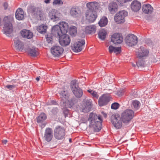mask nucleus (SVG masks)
I'll return each mask as SVG.
<instances>
[{
    "instance_id": "nucleus-1",
    "label": "nucleus",
    "mask_w": 160,
    "mask_h": 160,
    "mask_svg": "<svg viewBox=\"0 0 160 160\" xmlns=\"http://www.w3.org/2000/svg\"><path fill=\"white\" fill-rule=\"evenodd\" d=\"M88 121L89 127L96 132H98L102 128V120L100 116H97L95 113H91Z\"/></svg>"
},
{
    "instance_id": "nucleus-2",
    "label": "nucleus",
    "mask_w": 160,
    "mask_h": 160,
    "mask_svg": "<svg viewBox=\"0 0 160 160\" xmlns=\"http://www.w3.org/2000/svg\"><path fill=\"white\" fill-rule=\"evenodd\" d=\"M68 23L65 22H61L59 25H55L52 29V32L55 35H60L62 34H66L68 30Z\"/></svg>"
},
{
    "instance_id": "nucleus-3",
    "label": "nucleus",
    "mask_w": 160,
    "mask_h": 160,
    "mask_svg": "<svg viewBox=\"0 0 160 160\" xmlns=\"http://www.w3.org/2000/svg\"><path fill=\"white\" fill-rule=\"evenodd\" d=\"M13 20V17L11 16H6L4 18V24L3 30L4 33L7 35L10 34L13 31V28L11 23Z\"/></svg>"
},
{
    "instance_id": "nucleus-4",
    "label": "nucleus",
    "mask_w": 160,
    "mask_h": 160,
    "mask_svg": "<svg viewBox=\"0 0 160 160\" xmlns=\"http://www.w3.org/2000/svg\"><path fill=\"white\" fill-rule=\"evenodd\" d=\"M70 87L74 95L77 98H80L83 94L82 90L79 87L77 82L75 80L71 82Z\"/></svg>"
},
{
    "instance_id": "nucleus-5",
    "label": "nucleus",
    "mask_w": 160,
    "mask_h": 160,
    "mask_svg": "<svg viewBox=\"0 0 160 160\" xmlns=\"http://www.w3.org/2000/svg\"><path fill=\"white\" fill-rule=\"evenodd\" d=\"M54 134L56 139L58 140L62 139L65 134V129L61 126H57L54 130Z\"/></svg>"
},
{
    "instance_id": "nucleus-6",
    "label": "nucleus",
    "mask_w": 160,
    "mask_h": 160,
    "mask_svg": "<svg viewBox=\"0 0 160 160\" xmlns=\"http://www.w3.org/2000/svg\"><path fill=\"white\" fill-rule=\"evenodd\" d=\"M134 115V112L132 110L130 109H126L122 114V119L123 122H128L132 118Z\"/></svg>"
},
{
    "instance_id": "nucleus-7",
    "label": "nucleus",
    "mask_w": 160,
    "mask_h": 160,
    "mask_svg": "<svg viewBox=\"0 0 160 160\" xmlns=\"http://www.w3.org/2000/svg\"><path fill=\"white\" fill-rule=\"evenodd\" d=\"M60 95L61 102L60 104L61 106L63 107H66L68 104L69 102V95L67 91L63 90L59 92Z\"/></svg>"
},
{
    "instance_id": "nucleus-8",
    "label": "nucleus",
    "mask_w": 160,
    "mask_h": 160,
    "mask_svg": "<svg viewBox=\"0 0 160 160\" xmlns=\"http://www.w3.org/2000/svg\"><path fill=\"white\" fill-rule=\"evenodd\" d=\"M125 41L127 45L129 47H132L137 44L138 38L134 34H129L126 37Z\"/></svg>"
},
{
    "instance_id": "nucleus-9",
    "label": "nucleus",
    "mask_w": 160,
    "mask_h": 160,
    "mask_svg": "<svg viewBox=\"0 0 160 160\" xmlns=\"http://www.w3.org/2000/svg\"><path fill=\"white\" fill-rule=\"evenodd\" d=\"M111 120L112 124L116 128L119 129L121 127L122 120L118 114L112 115L111 117Z\"/></svg>"
},
{
    "instance_id": "nucleus-10",
    "label": "nucleus",
    "mask_w": 160,
    "mask_h": 160,
    "mask_svg": "<svg viewBox=\"0 0 160 160\" xmlns=\"http://www.w3.org/2000/svg\"><path fill=\"white\" fill-rule=\"evenodd\" d=\"M59 37V42L60 44L62 46H65L69 44L71 39L69 36L66 34H62L57 35Z\"/></svg>"
},
{
    "instance_id": "nucleus-11",
    "label": "nucleus",
    "mask_w": 160,
    "mask_h": 160,
    "mask_svg": "<svg viewBox=\"0 0 160 160\" xmlns=\"http://www.w3.org/2000/svg\"><path fill=\"white\" fill-rule=\"evenodd\" d=\"M128 15V13L127 12L124 10L120 11L116 14L114 18V20L118 23L124 22L125 21L124 18Z\"/></svg>"
},
{
    "instance_id": "nucleus-12",
    "label": "nucleus",
    "mask_w": 160,
    "mask_h": 160,
    "mask_svg": "<svg viewBox=\"0 0 160 160\" xmlns=\"http://www.w3.org/2000/svg\"><path fill=\"white\" fill-rule=\"evenodd\" d=\"M92 102V100L90 99H85L83 100L81 107L82 112H88L91 110Z\"/></svg>"
},
{
    "instance_id": "nucleus-13",
    "label": "nucleus",
    "mask_w": 160,
    "mask_h": 160,
    "mask_svg": "<svg viewBox=\"0 0 160 160\" xmlns=\"http://www.w3.org/2000/svg\"><path fill=\"white\" fill-rule=\"evenodd\" d=\"M86 19L90 22H93L97 18L96 11L87 10L85 13Z\"/></svg>"
},
{
    "instance_id": "nucleus-14",
    "label": "nucleus",
    "mask_w": 160,
    "mask_h": 160,
    "mask_svg": "<svg viewBox=\"0 0 160 160\" xmlns=\"http://www.w3.org/2000/svg\"><path fill=\"white\" fill-rule=\"evenodd\" d=\"M53 137L52 130L51 128H47L45 130L43 138L46 141L49 142L52 141Z\"/></svg>"
},
{
    "instance_id": "nucleus-15",
    "label": "nucleus",
    "mask_w": 160,
    "mask_h": 160,
    "mask_svg": "<svg viewBox=\"0 0 160 160\" xmlns=\"http://www.w3.org/2000/svg\"><path fill=\"white\" fill-rule=\"evenodd\" d=\"M48 17L51 20L55 21L60 19L61 14L57 10L52 9L49 12Z\"/></svg>"
},
{
    "instance_id": "nucleus-16",
    "label": "nucleus",
    "mask_w": 160,
    "mask_h": 160,
    "mask_svg": "<svg viewBox=\"0 0 160 160\" xmlns=\"http://www.w3.org/2000/svg\"><path fill=\"white\" fill-rule=\"evenodd\" d=\"M149 53L148 49L141 46L136 52V54L138 58H145L148 57Z\"/></svg>"
},
{
    "instance_id": "nucleus-17",
    "label": "nucleus",
    "mask_w": 160,
    "mask_h": 160,
    "mask_svg": "<svg viewBox=\"0 0 160 160\" xmlns=\"http://www.w3.org/2000/svg\"><path fill=\"white\" fill-rule=\"evenodd\" d=\"M85 43L84 40L78 41L72 46V50L75 52H79L82 49Z\"/></svg>"
},
{
    "instance_id": "nucleus-18",
    "label": "nucleus",
    "mask_w": 160,
    "mask_h": 160,
    "mask_svg": "<svg viewBox=\"0 0 160 160\" xmlns=\"http://www.w3.org/2000/svg\"><path fill=\"white\" fill-rule=\"evenodd\" d=\"M110 97L108 94H103L100 96L98 100V104L101 107L108 104L110 101Z\"/></svg>"
},
{
    "instance_id": "nucleus-19",
    "label": "nucleus",
    "mask_w": 160,
    "mask_h": 160,
    "mask_svg": "<svg viewBox=\"0 0 160 160\" xmlns=\"http://www.w3.org/2000/svg\"><path fill=\"white\" fill-rule=\"evenodd\" d=\"M63 48L58 46L52 47L51 49V53L55 57L59 56L63 53Z\"/></svg>"
},
{
    "instance_id": "nucleus-20",
    "label": "nucleus",
    "mask_w": 160,
    "mask_h": 160,
    "mask_svg": "<svg viewBox=\"0 0 160 160\" xmlns=\"http://www.w3.org/2000/svg\"><path fill=\"white\" fill-rule=\"evenodd\" d=\"M111 41L115 44H120L122 42V36L119 33H114L111 36Z\"/></svg>"
},
{
    "instance_id": "nucleus-21",
    "label": "nucleus",
    "mask_w": 160,
    "mask_h": 160,
    "mask_svg": "<svg viewBox=\"0 0 160 160\" xmlns=\"http://www.w3.org/2000/svg\"><path fill=\"white\" fill-rule=\"evenodd\" d=\"M38 9L34 6H31L28 8V13L29 15H31L33 18H38Z\"/></svg>"
},
{
    "instance_id": "nucleus-22",
    "label": "nucleus",
    "mask_w": 160,
    "mask_h": 160,
    "mask_svg": "<svg viewBox=\"0 0 160 160\" xmlns=\"http://www.w3.org/2000/svg\"><path fill=\"white\" fill-rule=\"evenodd\" d=\"M47 118L46 115L44 113H42L37 118L38 123H42L41 126L42 128H43L46 125V123L45 122L43 123V122Z\"/></svg>"
},
{
    "instance_id": "nucleus-23",
    "label": "nucleus",
    "mask_w": 160,
    "mask_h": 160,
    "mask_svg": "<svg viewBox=\"0 0 160 160\" xmlns=\"http://www.w3.org/2000/svg\"><path fill=\"white\" fill-rule=\"evenodd\" d=\"M81 14V11L77 7L74 6L72 7L70 11V15L74 17H77L80 16Z\"/></svg>"
},
{
    "instance_id": "nucleus-24",
    "label": "nucleus",
    "mask_w": 160,
    "mask_h": 160,
    "mask_svg": "<svg viewBox=\"0 0 160 160\" xmlns=\"http://www.w3.org/2000/svg\"><path fill=\"white\" fill-rule=\"evenodd\" d=\"M87 6L88 8L87 10L95 11L98 9L99 6V4L97 2H89L87 3Z\"/></svg>"
},
{
    "instance_id": "nucleus-25",
    "label": "nucleus",
    "mask_w": 160,
    "mask_h": 160,
    "mask_svg": "<svg viewBox=\"0 0 160 160\" xmlns=\"http://www.w3.org/2000/svg\"><path fill=\"white\" fill-rule=\"evenodd\" d=\"M21 34L22 37L28 39L32 38L33 36V33L30 30L23 29L21 32Z\"/></svg>"
},
{
    "instance_id": "nucleus-26",
    "label": "nucleus",
    "mask_w": 160,
    "mask_h": 160,
    "mask_svg": "<svg viewBox=\"0 0 160 160\" xmlns=\"http://www.w3.org/2000/svg\"><path fill=\"white\" fill-rule=\"evenodd\" d=\"M96 30V26L94 25H91L86 26L85 28V32L87 34L94 33Z\"/></svg>"
},
{
    "instance_id": "nucleus-27",
    "label": "nucleus",
    "mask_w": 160,
    "mask_h": 160,
    "mask_svg": "<svg viewBox=\"0 0 160 160\" xmlns=\"http://www.w3.org/2000/svg\"><path fill=\"white\" fill-rule=\"evenodd\" d=\"M141 7L140 2L137 1H134L131 4V8L134 12L139 11Z\"/></svg>"
},
{
    "instance_id": "nucleus-28",
    "label": "nucleus",
    "mask_w": 160,
    "mask_h": 160,
    "mask_svg": "<svg viewBox=\"0 0 160 160\" xmlns=\"http://www.w3.org/2000/svg\"><path fill=\"white\" fill-rule=\"evenodd\" d=\"M142 10L145 13L151 14L152 12L153 8L150 4H145L142 6Z\"/></svg>"
},
{
    "instance_id": "nucleus-29",
    "label": "nucleus",
    "mask_w": 160,
    "mask_h": 160,
    "mask_svg": "<svg viewBox=\"0 0 160 160\" xmlns=\"http://www.w3.org/2000/svg\"><path fill=\"white\" fill-rule=\"evenodd\" d=\"M15 17L19 20H22L24 18V12L22 9L18 8L17 10L15 13Z\"/></svg>"
},
{
    "instance_id": "nucleus-30",
    "label": "nucleus",
    "mask_w": 160,
    "mask_h": 160,
    "mask_svg": "<svg viewBox=\"0 0 160 160\" xmlns=\"http://www.w3.org/2000/svg\"><path fill=\"white\" fill-rule=\"evenodd\" d=\"M118 6L115 2H112L109 5L108 9L111 13H115L117 10Z\"/></svg>"
},
{
    "instance_id": "nucleus-31",
    "label": "nucleus",
    "mask_w": 160,
    "mask_h": 160,
    "mask_svg": "<svg viewBox=\"0 0 160 160\" xmlns=\"http://www.w3.org/2000/svg\"><path fill=\"white\" fill-rule=\"evenodd\" d=\"M28 52L30 55L32 57H35L38 54V49L33 47L29 48Z\"/></svg>"
},
{
    "instance_id": "nucleus-32",
    "label": "nucleus",
    "mask_w": 160,
    "mask_h": 160,
    "mask_svg": "<svg viewBox=\"0 0 160 160\" xmlns=\"http://www.w3.org/2000/svg\"><path fill=\"white\" fill-rule=\"evenodd\" d=\"M109 52L110 53L114 52L116 54L120 53L121 52L120 47H114L112 45H110L108 48Z\"/></svg>"
},
{
    "instance_id": "nucleus-33",
    "label": "nucleus",
    "mask_w": 160,
    "mask_h": 160,
    "mask_svg": "<svg viewBox=\"0 0 160 160\" xmlns=\"http://www.w3.org/2000/svg\"><path fill=\"white\" fill-rule=\"evenodd\" d=\"M14 45L17 50H22L23 48V44L19 40L16 39L14 41Z\"/></svg>"
},
{
    "instance_id": "nucleus-34",
    "label": "nucleus",
    "mask_w": 160,
    "mask_h": 160,
    "mask_svg": "<svg viewBox=\"0 0 160 160\" xmlns=\"http://www.w3.org/2000/svg\"><path fill=\"white\" fill-rule=\"evenodd\" d=\"M48 28L47 26L46 25L42 24L37 28V30L38 32L41 34L45 33Z\"/></svg>"
},
{
    "instance_id": "nucleus-35",
    "label": "nucleus",
    "mask_w": 160,
    "mask_h": 160,
    "mask_svg": "<svg viewBox=\"0 0 160 160\" xmlns=\"http://www.w3.org/2000/svg\"><path fill=\"white\" fill-rule=\"evenodd\" d=\"M107 35L106 31L103 29L100 30L98 33L99 38L102 40H105Z\"/></svg>"
},
{
    "instance_id": "nucleus-36",
    "label": "nucleus",
    "mask_w": 160,
    "mask_h": 160,
    "mask_svg": "<svg viewBox=\"0 0 160 160\" xmlns=\"http://www.w3.org/2000/svg\"><path fill=\"white\" fill-rule=\"evenodd\" d=\"M140 106V102L137 100H133L132 103V107L133 109L137 110L138 109Z\"/></svg>"
},
{
    "instance_id": "nucleus-37",
    "label": "nucleus",
    "mask_w": 160,
    "mask_h": 160,
    "mask_svg": "<svg viewBox=\"0 0 160 160\" xmlns=\"http://www.w3.org/2000/svg\"><path fill=\"white\" fill-rule=\"evenodd\" d=\"M108 23V19L105 17H102L98 22L101 27H103L107 25Z\"/></svg>"
},
{
    "instance_id": "nucleus-38",
    "label": "nucleus",
    "mask_w": 160,
    "mask_h": 160,
    "mask_svg": "<svg viewBox=\"0 0 160 160\" xmlns=\"http://www.w3.org/2000/svg\"><path fill=\"white\" fill-rule=\"evenodd\" d=\"M77 28L74 26H71L70 27L69 29V32L70 35H74L77 33Z\"/></svg>"
},
{
    "instance_id": "nucleus-39",
    "label": "nucleus",
    "mask_w": 160,
    "mask_h": 160,
    "mask_svg": "<svg viewBox=\"0 0 160 160\" xmlns=\"http://www.w3.org/2000/svg\"><path fill=\"white\" fill-rule=\"evenodd\" d=\"M88 92L90 93L92 96L93 98H98L99 95L96 92L91 89L88 90Z\"/></svg>"
},
{
    "instance_id": "nucleus-40",
    "label": "nucleus",
    "mask_w": 160,
    "mask_h": 160,
    "mask_svg": "<svg viewBox=\"0 0 160 160\" xmlns=\"http://www.w3.org/2000/svg\"><path fill=\"white\" fill-rule=\"evenodd\" d=\"M119 106V104L118 103L114 102L112 104L111 108L112 109L116 110L118 109Z\"/></svg>"
},
{
    "instance_id": "nucleus-41",
    "label": "nucleus",
    "mask_w": 160,
    "mask_h": 160,
    "mask_svg": "<svg viewBox=\"0 0 160 160\" xmlns=\"http://www.w3.org/2000/svg\"><path fill=\"white\" fill-rule=\"evenodd\" d=\"M63 4V2L61 0H54L53 2L54 5H60Z\"/></svg>"
},
{
    "instance_id": "nucleus-42",
    "label": "nucleus",
    "mask_w": 160,
    "mask_h": 160,
    "mask_svg": "<svg viewBox=\"0 0 160 160\" xmlns=\"http://www.w3.org/2000/svg\"><path fill=\"white\" fill-rule=\"evenodd\" d=\"M137 65L138 67H143L144 65V62L143 60L141 61H139L137 62Z\"/></svg>"
},
{
    "instance_id": "nucleus-43",
    "label": "nucleus",
    "mask_w": 160,
    "mask_h": 160,
    "mask_svg": "<svg viewBox=\"0 0 160 160\" xmlns=\"http://www.w3.org/2000/svg\"><path fill=\"white\" fill-rule=\"evenodd\" d=\"M38 18H37L38 19H40V20H41L43 16V13L39 10L38 12Z\"/></svg>"
},
{
    "instance_id": "nucleus-44",
    "label": "nucleus",
    "mask_w": 160,
    "mask_h": 160,
    "mask_svg": "<svg viewBox=\"0 0 160 160\" xmlns=\"http://www.w3.org/2000/svg\"><path fill=\"white\" fill-rule=\"evenodd\" d=\"M6 88L9 89L10 90L16 88V86L15 85H7L5 86Z\"/></svg>"
},
{
    "instance_id": "nucleus-45",
    "label": "nucleus",
    "mask_w": 160,
    "mask_h": 160,
    "mask_svg": "<svg viewBox=\"0 0 160 160\" xmlns=\"http://www.w3.org/2000/svg\"><path fill=\"white\" fill-rule=\"evenodd\" d=\"M46 40L48 43L51 42L52 41V37L48 35L46 38Z\"/></svg>"
},
{
    "instance_id": "nucleus-46",
    "label": "nucleus",
    "mask_w": 160,
    "mask_h": 160,
    "mask_svg": "<svg viewBox=\"0 0 160 160\" xmlns=\"http://www.w3.org/2000/svg\"><path fill=\"white\" fill-rule=\"evenodd\" d=\"M58 112V109L57 108H53L52 111V112L53 114H56Z\"/></svg>"
},
{
    "instance_id": "nucleus-47",
    "label": "nucleus",
    "mask_w": 160,
    "mask_h": 160,
    "mask_svg": "<svg viewBox=\"0 0 160 160\" xmlns=\"http://www.w3.org/2000/svg\"><path fill=\"white\" fill-rule=\"evenodd\" d=\"M69 111L67 110H65L63 111V113L64 114L65 117H66L68 115Z\"/></svg>"
},
{
    "instance_id": "nucleus-48",
    "label": "nucleus",
    "mask_w": 160,
    "mask_h": 160,
    "mask_svg": "<svg viewBox=\"0 0 160 160\" xmlns=\"http://www.w3.org/2000/svg\"><path fill=\"white\" fill-rule=\"evenodd\" d=\"M57 104V102L54 101L52 100L50 102V103L49 104V105H56Z\"/></svg>"
},
{
    "instance_id": "nucleus-49",
    "label": "nucleus",
    "mask_w": 160,
    "mask_h": 160,
    "mask_svg": "<svg viewBox=\"0 0 160 160\" xmlns=\"http://www.w3.org/2000/svg\"><path fill=\"white\" fill-rule=\"evenodd\" d=\"M8 6V3H7L6 2H5L4 3L3 6L4 7L5 9H7Z\"/></svg>"
},
{
    "instance_id": "nucleus-50",
    "label": "nucleus",
    "mask_w": 160,
    "mask_h": 160,
    "mask_svg": "<svg viewBox=\"0 0 160 160\" xmlns=\"http://www.w3.org/2000/svg\"><path fill=\"white\" fill-rule=\"evenodd\" d=\"M8 142V141L6 140H4L2 141V142L3 144H6Z\"/></svg>"
},
{
    "instance_id": "nucleus-51",
    "label": "nucleus",
    "mask_w": 160,
    "mask_h": 160,
    "mask_svg": "<svg viewBox=\"0 0 160 160\" xmlns=\"http://www.w3.org/2000/svg\"><path fill=\"white\" fill-rule=\"evenodd\" d=\"M51 0H45L44 2L46 3H50Z\"/></svg>"
},
{
    "instance_id": "nucleus-52",
    "label": "nucleus",
    "mask_w": 160,
    "mask_h": 160,
    "mask_svg": "<svg viewBox=\"0 0 160 160\" xmlns=\"http://www.w3.org/2000/svg\"><path fill=\"white\" fill-rule=\"evenodd\" d=\"M41 78V77L40 76H39L38 77H37L36 78V80L38 81H39V80H40V78Z\"/></svg>"
},
{
    "instance_id": "nucleus-53",
    "label": "nucleus",
    "mask_w": 160,
    "mask_h": 160,
    "mask_svg": "<svg viewBox=\"0 0 160 160\" xmlns=\"http://www.w3.org/2000/svg\"><path fill=\"white\" fill-rule=\"evenodd\" d=\"M132 66L133 67H135L136 66L135 64H134L132 63Z\"/></svg>"
},
{
    "instance_id": "nucleus-54",
    "label": "nucleus",
    "mask_w": 160,
    "mask_h": 160,
    "mask_svg": "<svg viewBox=\"0 0 160 160\" xmlns=\"http://www.w3.org/2000/svg\"><path fill=\"white\" fill-rule=\"evenodd\" d=\"M69 141L70 142H72V139L71 138H70L69 139Z\"/></svg>"
}]
</instances>
